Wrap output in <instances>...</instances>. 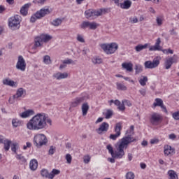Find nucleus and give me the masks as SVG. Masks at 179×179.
Returning a JSON list of instances; mask_svg holds the SVG:
<instances>
[{
    "mask_svg": "<svg viewBox=\"0 0 179 179\" xmlns=\"http://www.w3.org/2000/svg\"><path fill=\"white\" fill-rule=\"evenodd\" d=\"M160 43H162V41L160 40V38H158L156 41L155 45L160 48Z\"/></svg>",
    "mask_w": 179,
    "mask_h": 179,
    "instance_id": "obj_62",
    "label": "nucleus"
},
{
    "mask_svg": "<svg viewBox=\"0 0 179 179\" xmlns=\"http://www.w3.org/2000/svg\"><path fill=\"white\" fill-rule=\"evenodd\" d=\"M12 125L14 128H17V127L22 125V121L19 120V119H13Z\"/></svg>",
    "mask_w": 179,
    "mask_h": 179,
    "instance_id": "obj_31",
    "label": "nucleus"
},
{
    "mask_svg": "<svg viewBox=\"0 0 179 179\" xmlns=\"http://www.w3.org/2000/svg\"><path fill=\"white\" fill-rule=\"evenodd\" d=\"M132 6V1L131 0H124L123 3H120V8L122 9H129Z\"/></svg>",
    "mask_w": 179,
    "mask_h": 179,
    "instance_id": "obj_21",
    "label": "nucleus"
},
{
    "mask_svg": "<svg viewBox=\"0 0 179 179\" xmlns=\"http://www.w3.org/2000/svg\"><path fill=\"white\" fill-rule=\"evenodd\" d=\"M163 120V117L157 113H154L151 115L150 118V122L152 125H159L160 122Z\"/></svg>",
    "mask_w": 179,
    "mask_h": 179,
    "instance_id": "obj_9",
    "label": "nucleus"
},
{
    "mask_svg": "<svg viewBox=\"0 0 179 179\" xmlns=\"http://www.w3.org/2000/svg\"><path fill=\"white\" fill-rule=\"evenodd\" d=\"M37 167H38V162L36 161V159H31L29 163L30 170L35 171V170H37Z\"/></svg>",
    "mask_w": 179,
    "mask_h": 179,
    "instance_id": "obj_22",
    "label": "nucleus"
},
{
    "mask_svg": "<svg viewBox=\"0 0 179 179\" xmlns=\"http://www.w3.org/2000/svg\"><path fill=\"white\" fill-rule=\"evenodd\" d=\"M115 159H118L117 157H113L112 158H108V162H110V163H115Z\"/></svg>",
    "mask_w": 179,
    "mask_h": 179,
    "instance_id": "obj_61",
    "label": "nucleus"
},
{
    "mask_svg": "<svg viewBox=\"0 0 179 179\" xmlns=\"http://www.w3.org/2000/svg\"><path fill=\"white\" fill-rule=\"evenodd\" d=\"M110 128V124L108 123L103 122L100 124L99 127L96 129V131L99 135H102L103 132H107Z\"/></svg>",
    "mask_w": 179,
    "mask_h": 179,
    "instance_id": "obj_14",
    "label": "nucleus"
},
{
    "mask_svg": "<svg viewBox=\"0 0 179 179\" xmlns=\"http://www.w3.org/2000/svg\"><path fill=\"white\" fill-rule=\"evenodd\" d=\"M48 143V140L45 135L43 134H36L34 137V144L36 148H41V146H44V145H47Z\"/></svg>",
    "mask_w": 179,
    "mask_h": 179,
    "instance_id": "obj_5",
    "label": "nucleus"
},
{
    "mask_svg": "<svg viewBox=\"0 0 179 179\" xmlns=\"http://www.w3.org/2000/svg\"><path fill=\"white\" fill-rule=\"evenodd\" d=\"M20 24V17L19 15H14L8 20V26L13 30L19 29Z\"/></svg>",
    "mask_w": 179,
    "mask_h": 179,
    "instance_id": "obj_7",
    "label": "nucleus"
},
{
    "mask_svg": "<svg viewBox=\"0 0 179 179\" xmlns=\"http://www.w3.org/2000/svg\"><path fill=\"white\" fill-rule=\"evenodd\" d=\"M101 48L106 54H114L117 50H118V43H111L110 44L103 43L101 45Z\"/></svg>",
    "mask_w": 179,
    "mask_h": 179,
    "instance_id": "obj_6",
    "label": "nucleus"
},
{
    "mask_svg": "<svg viewBox=\"0 0 179 179\" xmlns=\"http://www.w3.org/2000/svg\"><path fill=\"white\" fill-rule=\"evenodd\" d=\"M148 47H149V43H145L144 45L139 44L135 47V50L137 52H139L143 50H146Z\"/></svg>",
    "mask_w": 179,
    "mask_h": 179,
    "instance_id": "obj_27",
    "label": "nucleus"
},
{
    "mask_svg": "<svg viewBox=\"0 0 179 179\" xmlns=\"http://www.w3.org/2000/svg\"><path fill=\"white\" fill-rule=\"evenodd\" d=\"M77 40L80 42V43H85V38H83V36L80 34H78L77 35Z\"/></svg>",
    "mask_w": 179,
    "mask_h": 179,
    "instance_id": "obj_53",
    "label": "nucleus"
},
{
    "mask_svg": "<svg viewBox=\"0 0 179 179\" xmlns=\"http://www.w3.org/2000/svg\"><path fill=\"white\" fill-rule=\"evenodd\" d=\"M29 8H30V4L26 3L24 4L20 9V13L22 16H27L29 12Z\"/></svg>",
    "mask_w": 179,
    "mask_h": 179,
    "instance_id": "obj_23",
    "label": "nucleus"
},
{
    "mask_svg": "<svg viewBox=\"0 0 179 179\" xmlns=\"http://www.w3.org/2000/svg\"><path fill=\"white\" fill-rule=\"evenodd\" d=\"M50 13H51V10H50L49 6L43 8L31 17L30 22L34 23L37 19H41V17H44L45 15H50Z\"/></svg>",
    "mask_w": 179,
    "mask_h": 179,
    "instance_id": "obj_3",
    "label": "nucleus"
},
{
    "mask_svg": "<svg viewBox=\"0 0 179 179\" xmlns=\"http://www.w3.org/2000/svg\"><path fill=\"white\" fill-rule=\"evenodd\" d=\"M141 86H146V82H148V77L141 76V79L138 80Z\"/></svg>",
    "mask_w": 179,
    "mask_h": 179,
    "instance_id": "obj_33",
    "label": "nucleus"
},
{
    "mask_svg": "<svg viewBox=\"0 0 179 179\" xmlns=\"http://www.w3.org/2000/svg\"><path fill=\"white\" fill-rule=\"evenodd\" d=\"M155 101L156 102L153 103L154 107H161L163 104V100H162V99L157 98L155 99Z\"/></svg>",
    "mask_w": 179,
    "mask_h": 179,
    "instance_id": "obj_36",
    "label": "nucleus"
},
{
    "mask_svg": "<svg viewBox=\"0 0 179 179\" xmlns=\"http://www.w3.org/2000/svg\"><path fill=\"white\" fill-rule=\"evenodd\" d=\"M17 148H19L17 143H13L11 145L12 152H14V153H16V149H17Z\"/></svg>",
    "mask_w": 179,
    "mask_h": 179,
    "instance_id": "obj_46",
    "label": "nucleus"
},
{
    "mask_svg": "<svg viewBox=\"0 0 179 179\" xmlns=\"http://www.w3.org/2000/svg\"><path fill=\"white\" fill-rule=\"evenodd\" d=\"M178 62V59L174 58V57H171L166 59L164 62L165 69H170L171 65L173 64H177Z\"/></svg>",
    "mask_w": 179,
    "mask_h": 179,
    "instance_id": "obj_13",
    "label": "nucleus"
},
{
    "mask_svg": "<svg viewBox=\"0 0 179 179\" xmlns=\"http://www.w3.org/2000/svg\"><path fill=\"white\" fill-rule=\"evenodd\" d=\"M3 143L4 145V149H5L6 152H8V150H9V149H10V145H12V141L8 139H5L4 142H3Z\"/></svg>",
    "mask_w": 179,
    "mask_h": 179,
    "instance_id": "obj_30",
    "label": "nucleus"
},
{
    "mask_svg": "<svg viewBox=\"0 0 179 179\" xmlns=\"http://www.w3.org/2000/svg\"><path fill=\"white\" fill-rule=\"evenodd\" d=\"M169 179H178L177 172L173 170H169L167 173Z\"/></svg>",
    "mask_w": 179,
    "mask_h": 179,
    "instance_id": "obj_25",
    "label": "nucleus"
},
{
    "mask_svg": "<svg viewBox=\"0 0 179 179\" xmlns=\"http://www.w3.org/2000/svg\"><path fill=\"white\" fill-rule=\"evenodd\" d=\"M85 101V97H77L75 99V100L71 102V107L75 108L78 107V106H80L81 103H83Z\"/></svg>",
    "mask_w": 179,
    "mask_h": 179,
    "instance_id": "obj_17",
    "label": "nucleus"
},
{
    "mask_svg": "<svg viewBox=\"0 0 179 179\" xmlns=\"http://www.w3.org/2000/svg\"><path fill=\"white\" fill-rule=\"evenodd\" d=\"M149 51H162V48L155 45L153 46L150 47Z\"/></svg>",
    "mask_w": 179,
    "mask_h": 179,
    "instance_id": "obj_43",
    "label": "nucleus"
},
{
    "mask_svg": "<svg viewBox=\"0 0 179 179\" xmlns=\"http://www.w3.org/2000/svg\"><path fill=\"white\" fill-rule=\"evenodd\" d=\"M117 108L118 110H120V111H124L125 110V105L124 104V103L122 102V103H120Z\"/></svg>",
    "mask_w": 179,
    "mask_h": 179,
    "instance_id": "obj_54",
    "label": "nucleus"
},
{
    "mask_svg": "<svg viewBox=\"0 0 179 179\" xmlns=\"http://www.w3.org/2000/svg\"><path fill=\"white\" fill-rule=\"evenodd\" d=\"M134 142H136V138H134L131 134H129L122 138L120 141L117 143L115 152H114L113 146L110 144L107 145L106 149L108 150L112 157L122 159V157L125 156L124 149H128V146H129L130 143Z\"/></svg>",
    "mask_w": 179,
    "mask_h": 179,
    "instance_id": "obj_1",
    "label": "nucleus"
},
{
    "mask_svg": "<svg viewBox=\"0 0 179 179\" xmlns=\"http://www.w3.org/2000/svg\"><path fill=\"white\" fill-rule=\"evenodd\" d=\"M161 51H162L164 54H174V50L171 49H161Z\"/></svg>",
    "mask_w": 179,
    "mask_h": 179,
    "instance_id": "obj_44",
    "label": "nucleus"
},
{
    "mask_svg": "<svg viewBox=\"0 0 179 179\" xmlns=\"http://www.w3.org/2000/svg\"><path fill=\"white\" fill-rule=\"evenodd\" d=\"M164 152L165 156H169V155H173L176 153V149L171 148L169 145H166L164 147Z\"/></svg>",
    "mask_w": 179,
    "mask_h": 179,
    "instance_id": "obj_15",
    "label": "nucleus"
},
{
    "mask_svg": "<svg viewBox=\"0 0 179 179\" xmlns=\"http://www.w3.org/2000/svg\"><path fill=\"white\" fill-rule=\"evenodd\" d=\"M148 12H150V13H152L153 15H156V10H155V8H153V7H150L148 8Z\"/></svg>",
    "mask_w": 179,
    "mask_h": 179,
    "instance_id": "obj_58",
    "label": "nucleus"
},
{
    "mask_svg": "<svg viewBox=\"0 0 179 179\" xmlns=\"http://www.w3.org/2000/svg\"><path fill=\"white\" fill-rule=\"evenodd\" d=\"M134 69L136 71V75L141 73L143 71V67L141 66V64H136Z\"/></svg>",
    "mask_w": 179,
    "mask_h": 179,
    "instance_id": "obj_37",
    "label": "nucleus"
},
{
    "mask_svg": "<svg viewBox=\"0 0 179 179\" xmlns=\"http://www.w3.org/2000/svg\"><path fill=\"white\" fill-rule=\"evenodd\" d=\"M31 115H34V110L31 109H29L20 114V117H21V118H27L31 117Z\"/></svg>",
    "mask_w": 179,
    "mask_h": 179,
    "instance_id": "obj_20",
    "label": "nucleus"
},
{
    "mask_svg": "<svg viewBox=\"0 0 179 179\" xmlns=\"http://www.w3.org/2000/svg\"><path fill=\"white\" fill-rule=\"evenodd\" d=\"M120 136H118L117 134H110L109 136L110 139H112V141H116L117 138H119Z\"/></svg>",
    "mask_w": 179,
    "mask_h": 179,
    "instance_id": "obj_55",
    "label": "nucleus"
},
{
    "mask_svg": "<svg viewBox=\"0 0 179 179\" xmlns=\"http://www.w3.org/2000/svg\"><path fill=\"white\" fill-rule=\"evenodd\" d=\"M106 10L104 8H101L99 10H93V15L94 17H99V16H101L103 13H106Z\"/></svg>",
    "mask_w": 179,
    "mask_h": 179,
    "instance_id": "obj_24",
    "label": "nucleus"
},
{
    "mask_svg": "<svg viewBox=\"0 0 179 179\" xmlns=\"http://www.w3.org/2000/svg\"><path fill=\"white\" fill-rule=\"evenodd\" d=\"M111 117H113V110H108L105 114V118L109 120Z\"/></svg>",
    "mask_w": 179,
    "mask_h": 179,
    "instance_id": "obj_42",
    "label": "nucleus"
},
{
    "mask_svg": "<svg viewBox=\"0 0 179 179\" xmlns=\"http://www.w3.org/2000/svg\"><path fill=\"white\" fill-rule=\"evenodd\" d=\"M66 160L68 164H71L72 163V156L71 155V154L66 155Z\"/></svg>",
    "mask_w": 179,
    "mask_h": 179,
    "instance_id": "obj_47",
    "label": "nucleus"
},
{
    "mask_svg": "<svg viewBox=\"0 0 179 179\" xmlns=\"http://www.w3.org/2000/svg\"><path fill=\"white\" fill-rule=\"evenodd\" d=\"M156 22L157 26H162V24H163V17L157 16L156 18Z\"/></svg>",
    "mask_w": 179,
    "mask_h": 179,
    "instance_id": "obj_41",
    "label": "nucleus"
},
{
    "mask_svg": "<svg viewBox=\"0 0 179 179\" xmlns=\"http://www.w3.org/2000/svg\"><path fill=\"white\" fill-rule=\"evenodd\" d=\"M122 68H123V69H126L127 72H132L134 71V64L131 62H124L122 64Z\"/></svg>",
    "mask_w": 179,
    "mask_h": 179,
    "instance_id": "obj_19",
    "label": "nucleus"
},
{
    "mask_svg": "<svg viewBox=\"0 0 179 179\" xmlns=\"http://www.w3.org/2000/svg\"><path fill=\"white\" fill-rule=\"evenodd\" d=\"M55 152V148L50 146L49 150V155H53Z\"/></svg>",
    "mask_w": 179,
    "mask_h": 179,
    "instance_id": "obj_57",
    "label": "nucleus"
},
{
    "mask_svg": "<svg viewBox=\"0 0 179 179\" xmlns=\"http://www.w3.org/2000/svg\"><path fill=\"white\" fill-rule=\"evenodd\" d=\"M122 103L124 104H126V106H127L128 107L132 106V103H131V101H129V100L124 99L122 101Z\"/></svg>",
    "mask_w": 179,
    "mask_h": 179,
    "instance_id": "obj_51",
    "label": "nucleus"
},
{
    "mask_svg": "<svg viewBox=\"0 0 179 179\" xmlns=\"http://www.w3.org/2000/svg\"><path fill=\"white\" fill-rule=\"evenodd\" d=\"M27 148H31V143L30 142H27V145L23 146L24 150H26Z\"/></svg>",
    "mask_w": 179,
    "mask_h": 179,
    "instance_id": "obj_59",
    "label": "nucleus"
},
{
    "mask_svg": "<svg viewBox=\"0 0 179 179\" xmlns=\"http://www.w3.org/2000/svg\"><path fill=\"white\" fill-rule=\"evenodd\" d=\"M62 24V20L59 18H56L53 20L52 22H51V24H52V26H55V27L60 26V24Z\"/></svg>",
    "mask_w": 179,
    "mask_h": 179,
    "instance_id": "obj_32",
    "label": "nucleus"
},
{
    "mask_svg": "<svg viewBox=\"0 0 179 179\" xmlns=\"http://www.w3.org/2000/svg\"><path fill=\"white\" fill-rule=\"evenodd\" d=\"M129 22L131 24L138 23V17H131L129 18Z\"/></svg>",
    "mask_w": 179,
    "mask_h": 179,
    "instance_id": "obj_50",
    "label": "nucleus"
},
{
    "mask_svg": "<svg viewBox=\"0 0 179 179\" xmlns=\"http://www.w3.org/2000/svg\"><path fill=\"white\" fill-rule=\"evenodd\" d=\"M176 138H177V136H176V134H171L169 135V139H176Z\"/></svg>",
    "mask_w": 179,
    "mask_h": 179,
    "instance_id": "obj_63",
    "label": "nucleus"
},
{
    "mask_svg": "<svg viewBox=\"0 0 179 179\" xmlns=\"http://www.w3.org/2000/svg\"><path fill=\"white\" fill-rule=\"evenodd\" d=\"M3 85L5 86H10V87H16V82L10 80V78H5L3 80Z\"/></svg>",
    "mask_w": 179,
    "mask_h": 179,
    "instance_id": "obj_18",
    "label": "nucleus"
},
{
    "mask_svg": "<svg viewBox=\"0 0 179 179\" xmlns=\"http://www.w3.org/2000/svg\"><path fill=\"white\" fill-rule=\"evenodd\" d=\"M52 39V36L48 34H42L38 36H36L34 39V48L43 47V43H48V41Z\"/></svg>",
    "mask_w": 179,
    "mask_h": 179,
    "instance_id": "obj_4",
    "label": "nucleus"
},
{
    "mask_svg": "<svg viewBox=\"0 0 179 179\" xmlns=\"http://www.w3.org/2000/svg\"><path fill=\"white\" fill-rule=\"evenodd\" d=\"M126 178L127 179H134L135 178V174L132 172H128L126 174Z\"/></svg>",
    "mask_w": 179,
    "mask_h": 179,
    "instance_id": "obj_45",
    "label": "nucleus"
},
{
    "mask_svg": "<svg viewBox=\"0 0 179 179\" xmlns=\"http://www.w3.org/2000/svg\"><path fill=\"white\" fill-rule=\"evenodd\" d=\"M122 129V124L121 122H118L115 124V132H116V135L118 136H121V130Z\"/></svg>",
    "mask_w": 179,
    "mask_h": 179,
    "instance_id": "obj_26",
    "label": "nucleus"
},
{
    "mask_svg": "<svg viewBox=\"0 0 179 179\" xmlns=\"http://www.w3.org/2000/svg\"><path fill=\"white\" fill-rule=\"evenodd\" d=\"M41 175L42 177L45 178H49L50 179V173H48V170L47 169H42L41 171Z\"/></svg>",
    "mask_w": 179,
    "mask_h": 179,
    "instance_id": "obj_35",
    "label": "nucleus"
},
{
    "mask_svg": "<svg viewBox=\"0 0 179 179\" xmlns=\"http://www.w3.org/2000/svg\"><path fill=\"white\" fill-rule=\"evenodd\" d=\"M68 73L66 72H57L56 73H54L52 76L55 79H56V80H61L62 79H66V78H68Z\"/></svg>",
    "mask_w": 179,
    "mask_h": 179,
    "instance_id": "obj_16",
    "label": "nucleus"
},
{
    "mask_svg": "<svg viewBox=\"0 0 179 179\" xmlns=\"http://www.w3.org/2000/svg\"><path fill=\"white\" fill-rule=\"evenodd\" d=\"M83 161H84V163H85V164H87L88 163H90V156L89 155L84 156Z\"/></svg>",
    "mask_w": 179,
    "mask_h": 179,
    "instance_id": "obj_49",
    "label": "nucleus"
},
{
    "mask_svg": "<svg viewBox=\"0 0 179 179\" xmlns=\"http://www.w3.org/2000/svg\"><path fill=\"white\" fill-rule=\"evenodd\" d=\"M117 89V90H127V86H125L124 84L120 83H116Z\"/></svg>",
    "mask_w": 179,
    "mask_h": 179,
    "instance_id": "obj_39",
    "label": "nucleus"
},
{
    "mask_svg": "<svg viewBox=\"0 0 179 179\" xmlns=\"http://www.w3.org/2000/svg\"><path fill=\"white\" fill-rule=\"evenodd\" d=\"M63 64H66L67 65H71V64H75V62L71 59H67L63 61Z\"/></svg>",
    "mask_w": 179,
    "mask_h": 179,
    "instance_id": "obj_48",
    "label": "nucleus"
},
{
    "mask_svg": "<svg viewBox=\"0 0 179 179\" xmlns=\"http://www.w3.org/2000/svg\"><path fill=\"white\" fill-rule=\"evenodd\" d=\"M43 62L46 65H50L51 64V57L49 55H45L43 57Z\"/></svg>",
    "mask_w": 179,
    "mask_h": 179,
    "instance_id": "obj_40",
    "label": "nucleus"
},
{
    "mask_svg": "<svg viewBox=\"0 0 179 179\" xmlns=\"http://www.w3.org/2000/svg\"><path fill=\"white\" fill-rule=\"evenodd\" d=\"M81 108L83 111V115H87L90 108L89 103H87V102L83 103Z\"/></svg>",
    "mask_w": 179,
    "mask_h": 179,
    "instance_id": "obj_28",
    "label": "nucleus"
},
{
    "mask_svg": "<svg viewBox=\"0 0 179 179\" xmlns=\"http://www.w3.org/2000/svg\"><path fill=\"white\" fill-rule=\"evenodd\" d=\"M27 94L26 90L23 87H20L17 90L16 94L13 96L14 100H20L22 97H25Z\"/></svg>",
    "mask_w": 179,
    "mask_h": 179,
    "instance_id": "obj_12",
    "label": "nucleus"
},
{
    "mask_svg": "<svg viewBox=\"0 0 179 179\" xmlns=\"http://www.w3.org/2000/svg\"><path fill=\"white\" fill-rule=\"evenodd\" d=\"M85 15L87 19H90L92 17L94 19L93 10H87L85 12Z\"/></svg>",
    "mask_w": 179,
    "mask_h": 179,
    "instance_id": "obj_38",
    "label": "nucleus"
},
{
    "mask_svg": "<svg viewBox=\"0 0 179 179\" xmlns=\"http://www.w3.org/2000/svg\"><path fill=\"white\" fill-rule=\"evenodd\" d=\"M121 103V101H120L118 99H116L115 101H114V104L115 106H117V107L120 106V104Z\"/></svg>",
    "mask_w": 179,
    "mask_h": 179,
    "instance_id": "obj_64",
    "label": "nucleus"
},
{
    "mask_svg": "<svg viewBox=\"0 0 179 179\" xmlns=\"http://www.w3.org/2000/svg\"><path fill=\"white\" fill-rule=\"evenodd\" d=\"M99 26V24L96 22H90L89 21H83L80 24L81 29H87L89 27L90 30H96Z\"/></svg>",
    "mask_w": 179,
    "mask_h": 179,
    "instance_id": "obj_11",
    "label": "nucleus"
},
{
    "mask_svg": "<svg viewBox=\"0 0 179 179\" xmlns=\"http://www.w3.org/2000/svg\"><path fill=\"white\" fill-rule=\"evenodd\" d=\"M172 117H173V118H174V120H176V121H178V120H179V111L173 113V115H172Z\"/></svg>",
    "mask_w": 179,
    "mask_h": 179,
    "instance_id": "obj_52",
    "label": "nucleus"
},
{
    "mask_svg": "<svg viewBox=\"0 0 179 179\" xmlns=\"http://www.w3.org/2000/svg\"><path fill=\"white\" fill-rule=\"evenodd\" d=\"M47 124L52 125V120L44 113L34 115L27 124V128L29 131H41L47 129Z\"/></svg>",
    "mask_w": 179,
    "mask_h": 179,
    "instance_id": "obj_2",
    "label": "nucleus"
},
{
    "mask_svg": "<svg viewBox=\"0 0 179 179\" xmlns=\"http://www.w3.org/2000/svg\"><path fill=\"white\" fill-rule=\"evenodd\" d=\"M159 65H160V60L157 59V58H155L152 62L146 61L144 63L145 69H153L157 68Z\"/></svg>",
    "mask_w": 179,
    "mask_h": 179,
    "instance_id": "obj_8",
    "label": "nucleus"
},
{
    "mask_svg": "<svg viewBox=\"0 0 179 179\" xmlns=\"http://www.w3.org/2000/svg\"><path fill=\"white\" fill-rule=\"evenodd\" d=\"M60 173L61 171L58 169H52V171L50 173V179H54V177H55V176H58V174H59Z\"/></svg>",
    "mask_w": 179,
    "mask_h": 179,
    "instance_id": "obj_34",
    "label": "nucleus"
},
{
    "mask_svg": "<svg viewBox=\"0 0 179 179\" xmlns=\"http://www.w3.org/2000/svg\"><path fill=\"white\" fill-rule=\"evenodd\" d=\"M16 69L24 72L26 71V60L23 58V56H19L17 62L15 66Z\"/></svg>",
    "mask_w": 179,
    "mask_h": 179,
    "instance_id": "obj_10",
    "label": "nucleus"
},
{
    "mask_svg": "<svg viewBox=\"0 0 179 179\" xmlns=\"http://www.w3.org/2000/svg\"><path fill=\"white\" fill-rule=\"evenodd\" d=\"M151 145H155V143H159V139L154 138L150 141Z\"/></svg>",
    "mask_w": 179,
    "mask_h": 179,
    "instance_id": "obj_60",
    "label": "nucleus"
},
{
    "mask_svg": "<svg viewBox=\"0 0 179 179\" xmlns=\"http://www.w3.org/2000/svg\"><path fill=\"white\" fill-rule=\"evenodd\" d=\"M139 93L141 94V96H146V89L143 88L141 90H139Z\"/></svg>",
    "mask_w": 179,
    "mask_h": 179,
    "instance_id": "obj_56",
    "label": "nucleus"
},
{
    "mask_svg": "<svg viewBox=\"0 0 179 179\" xmlns=\"http://www.w3.org/2000/svg\"><path fill=\"white\" fill-rule=\"evenodd\" d=\"M92 62L94 65H99L100 64H103V59L99 57H94L92 59Z\"/></svg>",
    "mask_w": 179,
    "mask_h": 179,
    "instance_id": "obj_29",
    "label": "nucleus"
}]
</instances>
